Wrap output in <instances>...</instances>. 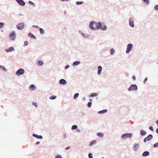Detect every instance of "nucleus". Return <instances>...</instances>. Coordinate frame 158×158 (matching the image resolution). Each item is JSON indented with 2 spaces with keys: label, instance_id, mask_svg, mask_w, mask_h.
I'll use <instances>...</instances> for the list:
<instances>
[{
  "label": "nucleus",
  "instance_id": "f257e3e1",
  "mask_svg": "<svg viewBox=\"0 0 158 158\" xmlns=\"http://www.w3.org/2000/svg\"><path fill=\"white\" fill-rule=\"evenodd\" d=\"M132 136V134L131 133H126L123 134L121 136V138L123 139H126L129 138L131 139Z\"/></svg>",
  "mask_w": 158,
  "mask_h": 158
},
{
  "label": "nucleus",
  "instance_id": "f03ea898",
  "mask_svg": "<svg viewBox=\"0 0 158 158\" xmlns=\"http://www.w3.org/2000/svg\"><path fill=\"white\" fill-rule=\"evenodd\" d=\"M138 87L135 84H132L131 85L128 89V90L129 91L132 90L136 91L137 90Z\"/></svg>",
  "mask_w": 158,
  "mask_h": 158
},
{
  "label": "nucleus",
  "instance_id": "7ed1b4c3",
  "mask_svg": "<svg viewBox=\"0 0 158 158\" xmlns=\"http://www.w3.org/2000/svg\"><path fill=\"white\" fill-rule=\"evenodd\" d=\"M96 22L94 21H91L89 24V28L92 30H96L95 27H96Z\"/></svg>",
  "mask_w": 158,
  "mask_h": 158
},
{
  "label": "nucleus",
  "instance_id": "20e7f679",
  "mask_svg": "<svg viewBox=\"0 0 158 158\" xmlns=\"http://www.w3.org/2000/svg\"><path fill=\"white\" fill-rule=\"evenodd\" d=\"M133 47V45L131 44H127L126 52L127 53H129L132 50Z\"/></svg>",
  "mask_w": 158,
  "mask_h": 158
},
{
  "label": "nucleus",
  "instance_id": "39448f33",
  "mask_svg": "<svg viewBox=\"0 0 158 158\" xmlns=\"http://www.w3.org/2000/svg\"><path fill=\"white\" fill-rule=\"evenodd\" d=\"M25 73V70L23 69H20L16 72L15 74L17 76H20Z\"/></svg>",
  "mask_w": 158,
  "mask_h": 158
},
{
  "label": "nucleus",
  "instance_id": "423d86ee",
  "mask_svg": "<svg viewBox=\"0 0 158 158\" xmlns=\"http://www.w3.org/2000/svg\"><path fill=\"white\" fill-rule=\"evenodd\" d=\"M9 37L11 40L14 41L16 38V34L14 31H12L9 35Z\"/></svg>",
  "mask_w": 158,
  "mask_h": 158
},
{
  "label": "nucleus",
  "instance_id": "0eeeda50",
  "mask_svg": "<svg viewBox=\"0 0 158 158\" xmlns=\"http://www.w3.org/2000/svg\"><path fill=\"white\" fill-rule=\"evenodd\" d=\"M24 27V24L23 22H21L18 23L17 25V28L19 30H22Z\"/></svg>",
  "mask_w": 158,
  "mask_h": 158
},
{
  "label": "nucleus",
  "instance_id": "6e6552de",
  "mask_svg": "<svg viewBox=\"0 0 158 158\" xmlns=\"http://www.w3.org/2000/svg\"><path fill=\"white\" fill-rule=\"evenodd\" d=\"M129 25L131 27H134V20L132 18H130L129 19Z\"/></svg>",
  "mask_w": 158,
  "mask_h": 158
},
{
  "label": "nucleus",
  "instance_id": "1a4fd4ad",
  "mask_svg": "<svg viewBox=\"0 0 158 158\" xmlns=\"http://www.w3.org/2000/svg\"><path fill=\"white\" fill-rule=\"evenodd\" d=\"M59 84L60 85H65L67 84V82L65 79H62L60 80L59 81Z\"/></svg>",
  "mask_w": 158,
  "mask_h": 158
},
{
  "label": "nucleus",
  "instance_id": "9d476101",
  "mask_svg": "<svg viewBox=\"0 0 158 158\" xmlns=\"http://www.w3.org/2000/svg\"><path fill=\"white\" fill-rule=\"evenodd\" d=\"M16 2L21 6H24L25 5V2L23 0H16Z\"/></svg>",
  "mask_w": 158,
  "mask_h": 158
},
{
  "label": "nucleus",
  "instance_id": "9b49d317",
  "mask_svg": "<svg viewBox=\"0 0 158 158\" xmlns=\"http://www.w3.org/2000/svg\"><path fill=\"white\" fill-rule=\"evenodd\" d=\"M5 50L7 53H8L14 51L15 49L13 47H9L8 49H5Z\"/></svg>",
  "mask_w": 158,
  "mask_h": 158
},
{
  "label": "nucleus",
  "instance_id": "f8f14e48",
  "mask_svg": "<svg viewBox=\"0 0 158 158\" xmlns=\"http://www.w3.org/2000/svg\"><path fill=\"white\" fill-rule=\"evenodd\" d=\"M134 148L133 150L134 151H136L139 148L140 145L139 143H134L133 144Z\"/></svg>",
  "mask_w": 158,
  "mask_h": 158
},
{
  "label": "nucleus",
  "instance_id": "ddd939ff",
  "mask_svg": "<svg viewBox=\"0 0 158 158\" xmlns=\"http://www.w3.org/2000/svg\"><path fill=\"white\" fill-rule=\"evenodd\" d=\"M95 26L96 27L97 29H101V27L102 26V24L100 22H99L98 23L96 22Z\"/></svg>",
  "mask_w": 158,
  "mask_h": 158
},
{
  "label": "nucleus",
  "instance_id": "4468645a",
  "mask_svg": "<svg viewBox=\"0 0 158 158\" xmlns=\"http://www.w3.org/2000/svg\"><path fill=\"white\" fill-rule=\"evenodd\" d=\"M78 32L81 34L82 35V36L84 38H88L89 36L88 34L83 33L81 30H79Z\"/></svg>",
  "mask_w": 158,
  "mask_h": 158
},
{
  "label": "nucleus",
  "instance_id": "2eb2a0df",
  "mask_svg": "<svg viewBox=\"0 0 158 158\" xmlns=\"http://www.w3.org/2000/svg\"><path fill=\"white\" fill-rule=\"evenodd\" d=\"M29 89L30 90L33 91L36 89V87L34 85L32 84L29 86Z\"/></svg>",
  "mask_w": 158,
  "mask_h": 158
},
{
  "label": "nucleus",
  "instance_id": "dca6fc26",
  "mask_svg": "<svg viewBox=\"0 0 158 158\" xmlns=\"http://www.w3.org/2000/svg\"><path fill=\"white\" fill-rule=\"evenodd\" d=\"M32 136L38 139H42L43 138V136L41 135H38L36 134H33Z\"/></svg>",
  "mask_w": 158,
  "mask_h": 158
},
{
  "label": "nucleus",
  "instance_id": "f3484780",
  "mask_svg": "<svg viewBox=\"0 0 158 158\" xmlns=\"http://www.w3.org/2000/svg\"><path fill=\"white\" fill-rule=\"evenodd\" d=\"M102 70V67L101 66H99L98 67V71L97 73L98 75H100L101 74V72Z\"/></svg>",
  "mask_w": 158,
  "mask_h": 158
},
{
  "label": "nucleus",
  "instance_id": "a211bd4d",
  "mask_svg": "<svg viewBox=\"0 0 158 158\" xmlns=\"http://www.w3.org/2000/svg\"><path fill=\"white\" fill-rule=\"evenodd\" d=\"M36 63L38 66H42L44 64L42 60H38L36 61Z\"/></svg>",
  "mask_w": 158,
  "mask_h": 158
},
{
  "label": "nucleus",
  "instance_id": "6ab92c4d",
  "mask_svg": "<svg viewBox=\"0 0 158 158\" xmlns=\"http://www.w3.org/2000/svg\"><path fill=\"white\" fill-rule=\"evenodd\" d=\"M149 155V152L147 151L144 152L142 154V156H148Z\"/></svg>",
  "mask_w": 158,
  "mask_h": 158
},
{
  "label": "nucleus",
  "instance_id": "aec40b11",
  "mask_svg": "<svg viewBox=\"0 0 158 158\" xmlns=\"http://www.w3.org/2000/svg\"><path fill=\"white\" fill-rule=\"evenodd\" d=\"M140 135L141 136H144L146 135V132L143 130H141L140 131Z\"/></svg>",
  "mask_w": 158,
  "mask_h": 158
},
{
  "label": "nucleus",
  "instance_id": "412c9836",
  "mask_svg": "<svg viewBox=\"0 0 158 158\" xmlns=\"http://www.w3.org/2000/svg\"><path fill=\"white\" fill-rule=\"evenodd\" d=\"M146 138V139H147L148 140V141H149L150 140L153 138V136L151 134H150L148 135L147 137Z\"/></svg>",
  "mask_w": 158,
  "mask_h": 158
},
{
  "label": "nucleus",
  "instance_id": "4be33fe9",
  "mask_svg": "<svg viewBox=\"0 0 158 158\" xmlns=\"http://www.w3.org/2000/svg\"><path fill=\"white\" fill-rule=\"evenodd\" d=\"M28 35L30 37H31V38H33V39H36V37L32 33H31V32H29L28 34Z\"/></svg>",
  "mask_w": 158,
  "mask_h": 158
},
{
  "label": "nucleus",
  "instance_id": "5701e85b",
  "mask_svg": "<svg viewBox=\"0 0 158 158\" xmlns=\"http://www.w3.org/2000/svg\"><path fill=\"white\" fill-rule=\"evenodd\" d=\"M107 111V109H105L101 110L98 112V113L99 114H102L106 113Z\"/></svg>",
  "mask_w": 158,
  "mask_h": 158
},
{
  "label": "nucleus",
  "instance_id": "b1692460",
  "mask_svg": "<svg viewBox=\"0 0 158 158\" xmlns=\"http://www.w3.org/2000/svg\"><path fill=\"white\" fill-rule=\"evenodd\" d=\"M81 63V62L79 61H75L73 62V66H75Z\"/></svg>",
  "mask_w": 158,
  "mask_h": 158
},
{
  "label": "nucleus",
  "instance_id": "393cba45",
  "mask_svg": "<svg viewBox=\"0 0 158 158\" xmlns=\"http://www.w3.org/2000/svg\"><path fill=\"white\" fill-rule=\"evenodd\" d=\"M96 143V140H93V141H91L90 143H89V146H92L93 145H94V144H95Z\"/></svg>",
  "mask_w": 158,
  "mask_h": 158
},
{
  "label": "nucleus",
  "instance_id": "a878e982",
  "mask_svg": "<svg viewBox=\"0 0 158 158\" xmlns=\"http://www.w3.org/2000/svg\"><path fill=\"white\" fill-rule=\"evenodd\" d=\"M97 135L101 138H102L104 136L102 132H98L97 134Z\"/></svg>",
  "mask_w": 158,
  "mask_h": 158
},
{
  "label": "nucleus",
  "instance_id": "bb28decb",
  "mask_svg": "<svg viewBox=\"0 0 158 158\" xmlns=\"http://www.w3.org/2000/svg\"><path fill=\"white\" fill-rule=\"evenodd\" d=\"M39 29L40 34H44L45 33V31L43 28H39Z\"/></svg>",
  "mask_w": 158,
  "mask_h": 158
},
{
  "label": "nucleus",
  "instance_id": "cd10ccee",
  "mask_svg": "<svg viewBox=\"0 0 158 158\" xmlns=\"http://www.w3.org/2000/svg\"><path fill=\"white\" fill-rule=\"evenodd\" d=\"M98 94L96 93H93L91 94L89 96V97H93L97 96Z\"/></svg>",
  "mask_w": 158,
  "mask_h": 158
},
{
  "label": "nucleus",
  "instance_id": "c85d7f7f",
  "mask_svg": "<svg viewBox=\"0 0 158 158\" xmlns=\"http://www.w3.org/2000/svg\"><path fill=\"white\" fill-rule=\"evenodd\" d=\"M110 54L111 55H113L114 54V53H115V50L114 48H112L110 49Z\"/></svg>",
  "mask_w": 158,
  "mask_h": 158
},
{
  "label": "nucleus",
  "instance_id": "c756f323",
  "mask_svg": "<svg viewBox=\"0 0 158 158\" xmlns=\"http://www.w3.org/2000/svg\"><path fill=\"white\" fill-rule=\"evenodd\" d=\"M77 126L76 125H74L72 126L71 127V129L73 130L77 129Z\"/></svg>",
  "mask_w": 158,
  "mask_h": 158
},
{
  "label": "nucleus",
  "instance_id": "7c9ffc66",
  "mask_svg": "<svg viewBox=\"0 0 158 158\" xmlns=\"http://www.w3.org/2000/svg\"><path fill=\"white\" fill-rule=\"evenodd\" d=\"M76 3L77 5H79L83 4V1H77L76 2Z\"/></svg>",
  "mask_w": 158,
  "mask_h": 158
},
{
  "label": "nucleus",
  "instance_id": "2f4dec72",
  "mask_svg": "<svg viewBox=\"0 0 158 158\" xmlns=\"http://www.w3.org/2000/svg\"><path fill=\"white\" fill-rule=\"evenodd\" d=\"M28 3L29 4L32 5L33 7L35 6V4L31 1H29Z\"/></svg>",
  "mask_w": 158,
  "mask_h": 158
},
{
  "label": "nucleus",
  "instance_id": "473e14b6",
  "mask_svg": "<svg viewBox=\"0 0 158 158\" xmlns=\"http://www.w3.org/2000/svg\"><path fill=\"white\" fill-rule=\"evenodd\" d=\"M79 94L78 93H76L74 95L73 98L74 99H76L79 96Z\"/></svg>",
  "mask_w": 158,
  "mask_h": 158
},
{
  "label": "nucleus",
  "instance_id": "72a5a7b5",
  "mask_svg": "<svg viewBox=\"0 0 158 158\" xmlns=\"http://www.w3.org/2000/svg\"><path fill=\"white\" fill-rule=\"evenodd\" d=\"M0 68H2L3 71L5 72H7V70L5 68V67L2 65H0Z\"/></svg>",
  "mask_w": 158,
  "mask_h": 158
},
{
  "label": "nucleus",
  "instance_id": "f704fd0d",
  "mask_svg": "<svg viewBox=\"0 0 158 158\" xmlns=\"http://www.w3.org/2000/svg\"><path fill=\"white\" fill-rule=\"evenodd\" d=\"M143 1L147 5H148L149 4L150 2L149 0H143Z\"/></svg>",
  "mask_w": 158,
  "mask_h": 158
},
{
  "label": "nucleus",
  "instance_id": "c9c22d12",
  "mask_svg": "<svg viewBox=\"0 0 158 158\" xmlns=\"http://www.w3.org/2000/svg\"><path fill=\"white\" fill-rule=\"evenodd\" d=\"M56 98V96H52L49 97V98L50 99L53 100L55 99Z\"/></svg>",
  "mask_w": 158,
  "mask_h": 158
},
{
  "label": "nucleus",
  "instance_id": "e433bc0d",
  "mask_svg": "<svg viewBox=\"0 0 158 158\" xmlns=\"http://www.w3.org/2000/svg\"><path fill=\"white\" fill-rule=\"evenodd\" d=\"M103 30H105L106 29V27L105 25H104L103 26H102L101 28Z\"/></svg>",
  "mask_w": 158,
  "mask_h": 158
},
{
  "label": "nucleus",
  "instance_id": "4c0bfd02",
  "mask_svg": "<svg viewBox=\"0 0 158 158\" xmlns=\"http://www.w3.org/2000/svg\"><path fill=\"white\" fill-rule=\"evenodd\" d=\"M5 24L3 23L0 22V29L2 28Z\"/></svg>",
  "mask_w": 158,
  "mask_h": 158
},
{
  "label": "nucleus",
  "instance_id": "58836bf2",
  "mask_svg": "<svg viewBox=\"0 0 158 158\" xmlns=\"http://www.w3.org/2000/svg\"><path fill=\"white\" fill-rule=\"evenodd\" d=\"M92 102H89L88 103V104H87V106L88 107H91V105H92Z\"/></svg>",
  "mask_w": 158,
  "mask_h": 158
},
{
  "label": "nucleus",
  "instance_id": "ea45409f",
  "mask_svg": "<svg viewBox=\"0 0 158 158\" xmlns=\"http://www.w3.org/2000/svg\"><path fill=\"white\" fill-rule=\"evenodd\" d=\"M55 158H63L60 155H57L55 157Z\"/></svg>",
  "mask_w": 158,
  "mask_h": 158
},
{
  "label": "nucleus",
  "instance_id": "a19ab883",
  "mask_svg": "<svg viewBox=\"0 0 158 158\" xmlns=\"http://www.w3.org/2000/svg\"><path fill=\"white\" fill-rule=\"evenodd\" d=\"M88 156H89V158H93V156H92V153H91L90 152L89 153Z\"/></svg>",
  "mask_w": 158,
  "mask_h": 158
},
{
  "label": "nucleus",
  "instance_id": "79ce46f5",
  "mask_svg": "<svg viewBox=\"0 0 158 158\" xmlns=\"http://www.w3.org/2000/svg\"><path fill=\"white\" fill-rule=\"evenodd\" d=\"M158 147V142L155 143L153 145V147L154 148H157Z\"/></svg>",
  "mask_w": 158,
  "mask_h": 158
},
{
  "label": "nucleus",
  "instance_id": "37998d69",
  "mask_svg": "<svg viewBox=\"0 0 158 158\" xmlns=\"http://www.w3.org/2000/svg\"><path fill=\"white\" fill-rule=\"evenodd\" d=\"M24 45L25 46H27L28 45V42L27 41H26L24 42Z\"/></svg>",
  "mask_w": 158,
  "mask_h": 158
},
{
  "label": "nucleus",
  "instance_id": "c03bdc74",
  "mask_svg": "<svg viewBox=\"0 0 158 158\" xmlns=\"http://www.w3.org/2000/svg\"><path fill=\"white\" fill-rule=\"evenodd\" d=\"M154 9L155 10H158V5H156L155 6Z\"/></svg>",
  "mask_w": 158,
  "mask_h": 158
},
{
  "label": "nucleus",
  "instance_id": "a18cd8bd",
  "mask_svg": "<svg viewBox=\"0 0 158 158\" xmlns=\"http://www.w3.org/2000/svg\"><path fill=\"white\" fill-rule=\"evenodd\" d=\"M149 129L152 131H153V129L152 126H150L149 127Z\"/></svg>",
  "mask_w": 158,
  "mask_h": 158
},
{
  "label": "nucleus",
  "instance_id": "49530a36",
  "mask_svg": "<svg viewBox=\"0 0 158 158\" xmlns=\"http://www.w3.org/2000/svg\"><path fill=\"white\" fill-rule=\"evenodd\" d=\"M69 67V64L66 65L65 67V69H67Z\"/></svg>",
  "mask_w": 158,
  "mask_h": 158
},
{
  "label": "nucleus",
  "instance_id": "de8ad7c7",
  "mask_svg": "<svg viewBox=\"0 0 158 158\" xmlns=\"http://www.w3.org/2000/svg\"><path fill=\"white\" fill-rule=\"evenodd\" d=\"M32 104L34 105L36 107H37L38 106L37 103H35L34 102H33Z\"/></svg>",
  "mask_w": 158,
  "mask_h": 158
},
{
  "label": "nucleus",
  "instance_id": "09e8293b",
  "mask_svg": "<svg viewBox=\"0 0 158 158\" xmlns=\"http://www.w3.org/2000/svg\"><path fill=\"white\" fill-rule=\"evenodd\" d=\"M32 27H35L36 28H39V27L38 26H36V25H33L32 26Z\"/></svg>",
  "mask_w": 158,
  "mask_h": 158
},
{
  "label": "nucleus",
  "instance_id": "8fccbe9b",
  "mask_svg": "<svg viewBox=\"0 0 158 158\" xmlns=\"http://www.w3.org/2000/svg\"><path fill=\"white\" fill-rule=\"evenodd\" d=\"M71 146H68L66 148H65V149L66 150H69V149L71 148Z\"/></svg>",
  "mask_w": 158,
  "mask_h": 158
},
{
  "label": "nucleus",
  "instance_id": "3c124183",
  "mask_svg": "<svg viewBox=\"0 0 158 158\" xmlns=\"http://www.w3.org/2000/svg\"><path fill=\"white\" fill-rule=\"evenodd\" d=\"M132 79L134 80L135 81L136 80V77L135 76H134L132 77Z\"/></svg>",
  "mask_w": 158,
  "mask_h": 158
},
{
  "label": "nucleus",
  "instance_id": "603ef678",
  "mask_svg": "<svg viewBox=\"0 0 158 158\" xmlns=\"http://www.w3.org/2000/svg\"><path fill=\"white\" fill-rule=\"evenodd\" d=\"M147 141H148V140L147 139H146V138H145L143 139V142L145 143L147 142Z\"/></svg>",
  "mask_w": 158,
  "mask_h": 158
},
{
  "label": "nucleus",
  "instance_id": "864d4df0",
  "mask_svg": "<svg viewBox=\"0 0 158 158\" xmlns=\"http://www.w3.org/2000/svg\"><path fill=\"white\" fill-rule=\"evenodd\" d=\"M147 80V77L145 78L144 79V83H145Z\"/></svg>",
  "mask_w": 158,
  "mask_h": 158
},
{
  "label": "nucleus",
  "instance_id": "5fc2aeb1",
  "mask_svg": "<svg viewBox=\"0 0 158 158\" xmlns=\"http://www.w3.org/2000/svg\"><path fill=\"white\" fill-rule=\"evenodd\" d=\"M77 131L78 132H81V130L80 129H77Z\"/></svg>",
  "mask_w": 158,
  "mask_h": 158
},
{
  "label": "nucleus",
  "instance_id": "6e6d98bb",
  "mask_svg": "<svg viewBox=\"0 0 158 158\" xmlns=\"http://www.w3.org/2000/svg\"><path fill=\"white\" fill-rule=\"evenodd\" d=\"M82 100H83V101H85V97H83L82 98Z\"/></svg>",
  "mask_w": 158,
  "mask_h": 158
},
{
  "label": "nucleus",
  "instance_id": "4d7b16f0",
  "mask_svg": "<svg viewBox=\"0 0 158 158\" xmlns=\"http://www.w3.org/2000/svg\"><path fill=\"white\" fill-rule=\"evenodd\" d=\"M40 143V142H37L35 144L37 145H38V144H39Z\"/></svg>",
  "mask_w": 158,
  "mask_h": 158
},
{
  "label": "nucleus",
  "instance_id": "13d9d810",
  "mask_svg": "<svg viewBox=\"0 0 158 158\" xmlns=\"http://www.w3.org/2000/svg\"><path fill=\"white\" fill-rule=\"evenodd\" d=\"M81 114L82 116H84L85 115V114L83 112H82L81 113Z\"/></svg>",
  "mask_w": 158,
  "mask_h": 158
},
{
  "label": "nucleus",
  "instance_id": "bf43d9fd",
  "mask_svg": "<svg viewBox=\"0 0 158 158\" xmlns=\"http://www.w3.org/2000/svg\"><path fill=\"white\" fill-rule=\"evenodd\" d=\"M64 136L65 138H66V134H64Z\"/></svg>",
  "mask_w": 158,
  "mask_h": 158
},
{
  "label": "nucleus",
  "instance_id": "052dcab7",
  "mask_svg": "<svg viewBox=\"0 0 158 158\" xmlns=\"http://www.w3.org/2000/svg\"><path fill=\"white\" fill-rule=\"evenodd\" d=\"M19 15L20 16H23V15L22 14H20Z\"/></svg>",
  "mask_w": 158,
  "mask_h": 158
},
{
  "label": "nucleus",
  "instance_id": "680f3d73",
  "mask_svg": "<svg viewBox=\"0 0 158 158\" xmlns=\"http://www.w3.org/2000/svg\"><path fill=\"white\" fill-rule=\"evenodd\" d=\"M156 132L158 134V128L156 129Z\"/></svg>",
  "mask_w": 158,
  "mask_h": 158
},
{
  "label": "nucleus",
  "instance_id": "e2e57ef3",
  "mask_svg": "<svg viewBox=\"0 0 158 158\" xmlns=\"http://www.w3.org/2000/svg\"><path fill=\"white\" fill-rule=\"evenodd\" d=\"M156 123L157 124V125H158V120L156 121Z\"/></svg>",
  "mask_w": 158,
  "mask_h": 158
},
{
  "label": "nucleus",
  "instance_id": "0e129e2a",
  "mask_svg": "<svg viewBox=\"0 0 158 158\" xmlns=\"http://www.w3.org/2000/svg\"><path fill=\"white\" fill-rule=\"evenodd\" d=\"M89 100L90 102L93 101V100L92 99H89Z\"/></svg>",
  "mask_w": 158,
  "mask_h": 158
},
{
  "label": "nucleus",
  "instance_id": "69168bd1",
  "mask_svg": "<svg viewBox=\"0 0 158 158\" xmlns=\"http://www.w3.org/2000/svg\"><path fill=\"white\" fill-rule=\"evenodd\" d=\"M102 158H104V157H102Z\"/></svg>",
  "mask_w": 158,
  "mask_h": 158
}]
</instances>
